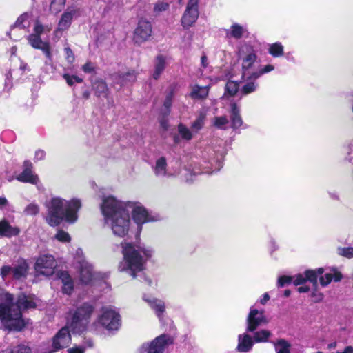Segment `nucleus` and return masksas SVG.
<instances>
[{"instance_id":"f257e3e1","label":"nucleus","mask_w":353,"mask_h":353,"mask_svg":"<svg viewBox=\"0 0 353 353\" xmlns=\"http://www.w3.org/2000/svg\"><path fill=\"white\" fill-rule=\"evenodd\" d=\"M132 207L131 203L123 202L112 196L103 199L101 209L105 223L114 236L124 237L128 234L131 223L128 209Z\"/></svg>"},{"instance_id":"f03ea898","label":"nucleus","mask_w":353,"mask_h":353,"mask_svg":"<svg viewBox=\"0 0 353 353\" xmlns=\"http://www.w3.org/2000/svg\"><path fill=\"white\" fill-rule=\"evenodd\" d=\"M93 311V307L88 303H83L75 310L70 311L65 326L62 327L53 338V347L55 350H59L68 347L71 341L69 329L77 333L85 331Z\"/></svg>"},{"instance_id":"7ed1b4c3","label":"nucleus","mask_w":353,"mask_h":353,"mask_svg":"<svg viewBox=\"0 0 353 353\" xmlns=\"http://www.w3.org/2000/svg\"><path fill=\"white\" fill-rule=\"evenodd\" d=\"M45 205L47 209L45 220L49 225L55 227L63 220L69 223H75L78 219L77 212L81 203L77 199L67 201L61 197H52Z\"/></svg>"},{"instance_id":"20e7f679","label":"nucleus","mask_w":353,"mask_h":353,"mask_svg":"<svg viewBox=\"0 0 353 353\" xmlns=\"http://www.w3.org/2000/svg\"><path fill=\"white\" fill-rule=\"evenodd\" d=\"M121 246L124 263L119 267L120 270L130 271L134 278L135 272L141 271L145 261L152 256V250L128 242L122 243Z\"/></svg>"},{"instance_id":"39448f33","label":"nucleus","mask_w":353,"mask_h":353,"mask_svg":"<svg viewBox=\"0 0 353 353\" xmlns=\"http://www.w3.org/2000/svg\"><path fill=\"white\" fill-rule=\"evenodd\" d=\"M13 301L11 294H0V320L6 328L20 331L26 326V323L22 319L21 312Z\"/></svg>"},{"instance_id":"423d86ee","label":"nucleus","mask_w":353,"mask_h":353,"mask_svg":"<svg viewBox=\"0 0 353 353\" xmlns=\"http://www.w3.org/2000/svg\"><path fill=\"white\" fill-rule=\"evenodd\" d=\"M239 57L242 61V79L245 81L256 80L259 65L257 56L250 46L244 44L239 49Z\"/></svg>"},{"instance_id":"0eeeda50","label":"nucleus","mask_w":353,"mask_h":353,"mask_svg":"<svg viewBox=\"0 0 353 353\" xmlns=\"http://www.w3.org/2000/svg\"><path fill=\"white\" fill-rule=\"evenodd\" d=\"M173 343V339L166 334L155 338L150 344H143L140 353H163L165 348Z\"/></svg>"},{"instance_id":"6e6552de","label":"nucleus","mask_w":353,"mask_h":353,"mask_svg":"<svg viewBox=\"0 0 353 353\" xmlns=\"http://www.w3.org/2000/svg\"><path fill=\"white\" fill-rule=\"evenodd\" d=\"M99 322L107 330H116L120 325V318L118 313L109 307L102 308V314L99 318Z\"/></svg>"},{"instance_id":"1a4fd4ad","label":"nucleus","mask_w":353,"mask_h":353,"mask_svg":"<svg viewBox=\"0 0 353 353\" xmlns=\"http://www.w3.org/2000/svg\"><path fill=\"white\" fill-rule=\"evenodd\" d=\"M57 263L52 255L43 254L38 257L35 263V270L37 273L49 276L53 274Z\"/></svg>"},{"instance_id":"9d476101","label":"nucleus","mask_w":353,"mask_h":353,"mask_svg":"<svg viewBox=\"0 0 353 353\" xmlns=\"http://www.w3.org/2000/svg\"><path fill=\"white\" fill-rule=\"evenodd\" d=\"M199 0H188L185 10L181 17V25L189 28L196 21L199 17Z\"/></svg>"},{"instance_id":"9b49d317","label":"nucleus","mask_w":353,"mask_h":353,"mask_svg":"<svg viewBox=\"0 0 353 353\" xmlns=\"http://www.w3.org/2000/svg\"><path fill=\"white\" fill-rule=\"evenodd\" d=\"M268 320L263 310L252 308L247 318V331L254 332L259 326L266 325Z\"/></svg>"},{"instance_id":"f8f14e48","label":"nucleus","mask_w":353,"mask_h":353,"mask_svg":"<svg viewBox=\"0 0 353 353\" xmlns=\"http://www.w3.org/2000/svg\"><path fill=\"white\" fill-rule=\"evenodd\" d=\"M152 34V26L145 20H140L134 30L133 40L135 43L141 45L149 39Z\"/></svg>"},{"instance_id":"ddd939ff","label":"nucleus","mask_w":353,"mask_h":353,"mask_svg":"<svg viewBox=\"0 0 353 353\" xmlns=\"http://www.w3.org/2000/svg\"><path fill=\"white\" fill-rule=\"evenodd\" d=\"M78 14L79 9L77 7L68 8L61 15L56 32L67 30L70 27L73 17L77 16Z\"/></svg>"},{"instance_id":"4468645a","label":"nucleus","mask_w":353,"mask_h":353,"mask_svg":"<svg viewBox=\"0 0 353 353\" xmlns=\"http://www.w3.org/2000/svg\"><path fill=\"white\" fill-rule=\"evenodd\" d=\"M79 279L83 283H89L93 278L92 265L85 260L79 262Z\"/></svg>"},{"instance_id":"2eb2a0df","label":"nucleus","mask_w":353,"mask_h":353,"mask_svg":"<svg viewBox=\"0 0 353 353\" xmlns=\"http://www.w3.org/2000/svg\"><path fill=\"white\" fill-rule=\"evenodd\" d=\"M29 43L37 49L41 50L48 59H51L50 48L48 43L43 42L39 35L32 34L28 37Z\"/></svg>"},{"instance_id":"dca6fc26","label":"nucleus","mask_w":353,"mask_h":353,"mask_svg":"<svg viewBox=\"0 0 353 353\" xmlns=\"http://www.w3.org/2000/svg\"><path fill=\"white\" fill-rule=\"evenodd\" d=\"M139 72L134 69H130L117 75L116 80L121 85H125L128 83H132L137 81Z\"/></svg>"},{"instance_id":"f3484780","label":"nucleus","mask_w":353,"mask_h":353,"mask_svg":"<svg viewBox=\"0 0 353 353\" xmlns=\"http://www.w3.org/2000/svg\"><path fill=\"white\" fill-rule=\"evenodd\" d=\"M16 304L21 312L22 309L28 310L35 308L37 306V300L33 296L21 294L19 296Z\"/></svg>"},{"instance_id":"a211bd4d","label":"nucleus","mask_w":353,"mask_h":353,"mask_svg":"<svg viewBox=\"0 0 353 353\" xmlns=\"http://www.w3.org/2000/svg\"><path fill=\"white\" fill-rule=\"evenodd\" d=\"M132 216L134 221L137 224H143L150 221L148 213L145 208L141 205H135L132 210Z\"/></svg>"},{"instance_id":"6ab92c4d","label":"nucleus","mask_w":353,"mask_h":353,"mask_svg":"<svg viewBox=\"0 0 353 353\" xmlns=\"http://www.w3.org/2000/svg\"><path fill=\"white\" fill-rule=\"evenodd\" d=\"M20 232V229L18 227H14L6 221L2 220L0 221V236L5 237H12L17 236Z\"/></svg>"},{"instance_id":"aec40b11","label":"nucleus","mask_w":353,"mask_h":353,"mask_svg":"<svg viewBox=\"0 0 353 353\" xmlns=\"http://www.w3.org/2000/svg\"><path fill=\"white\" fill-rule=\"evenodd\" d=\"M166 66V58L162 54L156 57L154 62V72L152 78L157 80L161 77Z\"/></svg>"},{"instance_id":"412c9836","label":"nucleus","mask_w":353,"mask_h":353,"mask_svg":"<svg viewBox=\"0 0 353 353\" xmlns=\"http://www.w3.org/2000/svg\"><path fill=\"white\" fill-rule=\"evenodd\" d=\"M26 168L17 177V179L19 181L24 183H30L32 184H37L39 181L38 176L35 174H33L31 170L28 166L31 165L30 163H25Z\"/></svg>"},{"instance_id":"4be33fe9","label":"nucleus","mask_w":353,"mask_h":353,"mask_svg":"<svg viewBox=\"0 0 353 353\" xmlns=\"http://www.w3.org/2000/svg\"><path fill=\"white\" fill-rule=\"evenodd\" d=\"M254 343V340L251 336L247 334L239 336V343L237 345V350L239 352H247L251 350Z\"/></svg>"},{"instance_id":"5701e85b","label":"nucleus","mask_w":353,"mask_h":353,"mask_svg":"<svg viewBox=\"0 0 353 353\" xmlns=\"http://www.w3.org/2000/svg\"><path fill=\"white\" fill-rule=\"evenodd\" d=\"M59 279L63 284V291L67 294H70L73 290V282L66 272H61L59 273Z\"/></svg>"},{"instance_id":"b1692460","label":"nucleus","mask_w":353,"mask_h":353,"mask_svg":"<svg viewBox=\"0 0 353 353\" xmlns=\"http://www.w3.org/2000/svg\"><path fill=\"white\" fill-rule=\"evenodd\" d=\"M28 265L25 261H19L18 265L12 269L13 277L20 279L26 276Z\"/></svg>"},{"instance_id":"393cba45","label":"nucleus","mask_w":353,"mask_h":353,"mask_svg":"<svg viewBox=\"0 0 353 353\" xmlns=\"http://www.w3.org/2000/svg\"><path fill=\"white\" fill-rule=\"evenodd\" d=\"M230 118L232 121V127L233 128H238L241 126L243 121L240 116L239 109L238 108L236 103H232L231 105Z\"/></svg>"},{"instance_id":"a878e982","label":"nucleus","mask_w":353,"mask_h":353,"mask_svg":"<svg viewBox=\"0 0 353 353\" xmlns=\"http://www.w3.org/2000/svg\"><path fill=\"white\" fill-rule=\"evenodd\" d=\"M333 274L327 273L320 278V283L322 286L327 285L329 283H331L332 280H334L336 282H338L341 280L342 274H341V272L335 269L333 270Z\"/></svg>"},{"instance_id":"bb28decb","label":"nucleus","mask_w":353,"mask_h":353,"mask_svg":"<svg viewBox=\"0 0 353 353\" xmlns=\"http://www.w3.org/2000/svg\"><path fill=\"white\" fill-rule=\"evenodd\" d=\"M92 88L95 94L99 97L101 95L107 96L108 92V88L105 81L103 80H96L92 84Z\"/></svg>"},{"instance_id":"cd10ccee","label":"nucleus","mask_w":353,"mask_h":353,"mask_svg":"<svg viewBox=\"0 0 353 353\" xmlns=\"http://www.w3.org/2000/svg\"><path fill=\"white\" fill-rule=\"evenodd\" d=\"M174 90L173 89H170V90L167 92L165 101L163 102V108L161 110V114H164L168 116L170 112V107L172 103V100L174 98Z\"/></svg>"},{"instance_id":"c85d7f7f","label":"nucleus","mask_w":353,"mask_h":353,"mask_svg":"<svg viewBox=\"0 0 353 353\" xmlns=\"http://www.w3.org/2000/svg\"><path fill=\"white\" fill-rule=\"evenodd\" d=\"M323 272H324L323 268H320L317 269L316 270H306L304 272V275L305 276L306 281H310L313 284L314 287L316 288L318 285L317 276L319 274H322L323 273Z\"/></svg>"},{"instance_id":"c756f323","label":"nucleus","mask_w":353,"mask_h":353,"mask_svg":"<svg viewBox=\"0 0 353 353\" xmlns=\"http://www.w3.org/2000/svg\"><path fill=\"white\" fill-rule=\"evenodd\" d=\"M167 163L165 157L159 158L154 167V173L157 176H165L167 175Z\"/></svg>"},{"instance_id":"7c9ffc66","label":"nucleus","mask_w":353,"mask_h":353,"mask_svg":"<svg viewBox=\"0 0 353 353\" xmlns=\"http://www.w3.org/2000/svg\"><path fill=\"white\" fill-rule=\"evenodd\" d=\"M208 94V87H200L199 85H194L192 88L191 92V97L194 99H203L205 98Z\"/></svg>"},{"instance_id":"2f4dec72","label":"nucleus","mask_w":353,"mask_h":353,"mask_svg":"<svg viewBox=\"0 0 353 353\" xmlns=\"http://www.w3.org/2000/svg\"><path fill=\"white\" fill-rule=\"evenodd\" d=\"M145 301L149 303L150 307L156 311L158 316H160V315L164 312L165 304L162 301L156 299H145Z\"/></svg>"},{"instance_id":"473e14b6","label":"nucleus","mask_w":353,"mask_h":353,"mask_svg":"<svg viewBox=\"0 0 353 353\" xmlns=\"http://www.w3.org/2000/svg\"><path fill=\"white\" fill-rule=\"evenodd\" d=\"M271 335L272 334L270 331L267 330H261L254 332L253 340L256 343L266 342Z\"/></svg>"},{"instance_id":"72a5a7b5","label":"nucleus","mask_w":353,"mask_h":353,"mask_svg":"<svg viewBox=\"0 0 353 353\" xmlns=\"http://www.w3.org/2000/svg\"><path fill=\"white\" fill-rule=\"evenodd\" d=\"M205 119V114L201 112L196 119L191 125L192 132L197 133L203 128Z\"/></svg>"},{"instance_id":"f704fd0d","label":"nucleus","mask_w":353,"mask_h":353,"mask_svg":"<svg viewBox=\"0 0 353 353\" xmlns=\"http://www.w3.org/2000/svg\"><path fill=\"white\" fill-rule=\"evenodd\" d=\"M276 353H290V348L291 345L285 339H279L274 343Z\"/></svg>"},{"instance_id":"c9c22d12","label":"nucleus","mask_w":353,"mask_h":353,"mask_svg":"<svg viewBox=\"0 0 353 353\" xmlns=\"http://www.w3.org/2000/svg\"><path fill=\"white\" fill-rule=\"evenodd\" d=\"M228 123L229 121L226 116L215 117L212 119L213 126L221 130L226 129V125Z\"/></svg>"},{"instance_id":"e433bc0d","label":"nucleus","mask_w":353,"mask_h":353,"mask_svg":"<svg viewBox=\"0 0 353 353\" xmlns=\"http://www.w3.org/2000/svg\"><path fill=\"white\" fill-rule=\"evenodd\" d=\"M178 130L183 139L189 141L192 138V132L183 124L178 125Z\"/></svg>"},{"instance_id":"4c0bfd02","label":"nucleus","mask_w":353,"mask_h":353,"mask_svg":"<svg viewBox=\"0 0 353 353\" xmlns=\"http://www.w3.org/2000/svg\"><path fill=\"white\" fill-rule=\"evenodd\" d=\"M40 208L34 203H30L24 209V213L28 216H35L39 214Z\"/></svg>"},{"instance_id":"58836bf2","label":"nucleus","mask_w":353,"mask_h":353,"mask_svg":"<svg viewBox=\"0 0 353 353\" xmlns=\"http://www.w3.org/2000/svg\"><path fill=\"white\" fill-rule=\"evenodd\" d=\"M239 83L234 81H229L225 85L226 92L231 96H234L239 90Z\"/></svg>"},{"instance_id":"ea45409f","label":"nucleus","mask_w":353,"mask_h":353,"mask_svg":"<svg viewBox=\"0 0 353 353\" xmlns=\"http://www.w3.org/2000/svg\"><path fill=\"white\" fill-rule=\"evenodd\" d=\"M269 52L274 57L281 56L283 53V48L281 43H275L270 46Z\"/></svg>"},{"instance_id":"a19ab883","label":"nucleus","mask_w":353,"mask_h":353,"mask_svg":"<svg viewBox=\"0 0 353 353\" xmlns=\"http://www.w3.org/2000/svg\"><path fill=\"white\" fill-rule=\"evenodd\" d=\"M54 238L59 241L63 243L70 242L71 239L70 234L62 230H59L57 231V234L54 236Z\"/></svg>"},{"instance_id":"79ce46f5","label":"nucleus","mask_w":353,"mask_h":353,"mask_svg":"<svg viewBox=\"0 0 353 353\" xmlns=\"http://www.w3.org/2000/svg\"><path fill=\"white\" fill-rule=\"evenodd\" d=\"M250 82H248L246 84H245L242 88L241 92L244 94H248L250 93L253 92L256 90L257 85L254 81V80H250Z\"/></svg>"},{"instance_id":"37998d69","label":"nucleus","mask_w":353,"mask_h":353,"mask_svg":"<svg viewBox=\"0 0 353 353\" xmlns=\"http://www.w3.org/2000/svg\"><path fill=\"white\" fill-rule=\"evenodd\" d=\"M65 0H52L50 5V10L54 13H57L63 7Z\"/></svg>"},{"instance_id":"c03bdc74","label":"nucleus","mask_w":353,"mask_h":353,"mask_svg":"<svg viewBox=\"0 0 353 353\" xmlns=\"http://www.w3.org/2000/svg\"><path fill=\"white\" fill-rule=\"evenodd\" d=\"M338 254L342 256L351 259L353 258V248H339L337 249Z\"/></svg>"},{"instance_id":"a18cd8bd","label":"nucleus","mask_w":353,"mask_h":353,"mask_svg":"<svg viewBox=\"0 0 353 353\" xmlns=\"http://www.w3.org/2000/svg\"><path fill=\"white\" fill-rule=\"evenodd\" d=\"M51 30L50 27L46 26L44 27L39 20H36L34 27V34L39 35L42 34L45 30L50 31Z\"/></svg>"},{"instance_id":"49530a36","label":"nucleus","mask_w":353,"mask_h":353,"mask_svg":"<svg viewBox=\"0 0 353 353\" xmlns=\"http://www.w3.org/2000/svg\"><path fill=\"white\" fill-rule=\"evenodd\" d=\"M243 28L238 24H234L232 26L231 36L236 38L240 39L243 34Z\"/></svg>"},{"instance_id":"de8ad7c7","label":"nucleus","mask_w":353,"mask_h":353,"mask_svg":"<svg viewBox=\"0 0 353 353\" xmlns=\"http://www.w3.org/2000/svg\"><path fill=\"white\" fill-rule=\"evenodd\" d=\"M169 8V4L166 2L159 1L154 7V12L156 14H159L161 12H164Z\"/></svg>"},{"instance_id":"09e8293b","label":"nucleus","mask_w":353,"mask_h":353,"mask_svg":"<svg viewBox=\"0 0 353 353\" xmlns=\"http://www.w3.org/2000/svg\"><path fill=\"white\" fill-rule=\"evenodd\" d=\"M63 77L69 85H72L74 81L77 83H81L83 81L81 78H79L77 76H70L68 74H64Z\"/></svg>"},{"instance_id":"8fccbe9b","label":"nucleus","mask_w":353,"mask_h":353,"mask_svg":"<svg viewBox=\"0 0 353 353\" xmlns=\"http://www.w3.org/2000/svg\"><path fill=\"white\" fill-rule=\"evenodd\" d=\"M64 51L65 53V58L67 61L69 63H72L74 61L75 57L72 52V50L69 47H65L64 48Z\"/></svg>"},{"instance_id":"3c124183","label":"nucleus","mask_w":353,"mask_h":353,"mask_svg":"<svg viewBox=\"0 0 353 353\" xmlns=\"http://www.w3.org/2000/svg\"><path fill=\"white\" fill-rule=\"evenodd\" d=\"M14 353H31V350L29 347L24 345H20L12 349Z\"/></svg>"},{"instance_id":"603ef678","label":"nucleus","mask_w":353,"mask_h":353,"mask_svg":"<svg viewBox=\"0 0 353 353\" xmlns=\"http://www.w3.org/2000/svg\"><path fill=\"white\" fill-rule=\"evenodd\" d=\"M292 281V277L288 276H282L278 279V286L283 287L285 284L290 283Z\"/></svg>"},{"instance_id":"864d4df0","label":"nucleus","mask_w":353,"mask_h":353,"mask_svg":"<svg viewBox=\"0 0 353 353\" xmlns=\"http://www.w3.org/2000/svg\"><path fill=\"white\" fill-rule=\"evenodd\" d=\"M274 70V67L272 65H267L263 68H261L259 65L258 72H257V79L264 73L269 72Z\"/></svg>"},{"instance_id":"5fc2aeb1","label":"nucleus","mask_w":353,"mask_h":353,"mask_svg":"<svg viewBox=\"0 0 353 353\" xmlns=\"http://www.w3.org/2000/svg\"><path fill=\"white\" fill-rule=\"evenodd\" d=\"M294 284L295 285H301L306 281L305 276H303V274H301L294 276Z\"/></svg>"},{"instance_id":"6e6d98bb","label":"nucleus","mask_w":353,"mask_h":353,"mask_svg":"<svg viewBox=\"0 0 353 353\" xmlns=\"http://www.w3.org/2000/svg\"><path fill=\"white\" fill-rule=\"evenodd\" d=\"M94 65L92 62H87L82 66V70L86 73L92 72L94 70Z\"/></svg>"},{"instance_id":"4d7b16f0","label":"nucleus","mask_w":353,"mask_h":353,"mask_svg":"<svg viewBox=\"0 0 353 353\" xmlns=\"http://www.w3.org/2000/svg\"><path fill=\"white\" fill-rule=\"evenodd\" d=\"M312 296L314 298V302L319 303L323 301L324 295L323 293L319 292L316 290H314L312 293Z\"/></svg>"},{"instance_id":"13d9d810","label":"nucleus","mask_w":353,"mask_h":353,"mask_svg":"<svg viewBox=\"0 0 353 353\" xmlns=\"http://www.w3.org/2000/svg\"><path fill=\"white\" fill-rule=\"evenodd\" d=\"M12 270V268L10 266L3 265L1 268V272H0L1 276L3 278H5L6 276H8L11 272Z\"/></svg>"},{"instance_id":"bf43d9fd","label":"nucleus","mask_w":353,"mask_h":353,"mask_svg":"<svg viewBox=\"0 0 353 353\" xmlns=\"http://www.w3.org/2000/svg\"><path fill=\"white\" fill-rule=\"evenodd\" d=\"M28 14L27 13L23 14L18 18V19L15 22V26L17 27H20V26L24 27V26L23 25V23L24 21L28 19Z\"/></svg>"},{"instance_id":"052dcab7","label":"nucleus","mask_w":353,"mask_h":353,"mask_svg":"<svg viewBox=\"0 0 353 353\" xmlns=\"http://www.w3.org/2000/svg\"><path fill=\"white\" fill-rule=\"evenodd\" d=\"M167 117L168 116H166V115L161 114V118L160 119L161 126L164 130H167L169 127L168 122L166 119Z\"/></svg>"},{"instance_id":"680f3d73","label":"nucleus","mask_w":353,"mask_h":353,"mask_svg":"<svg viewBox=\"0 0 353 353\" xmlns=\"http://www.w3.org/2000/svg\"><path fill=\"white\" fill-rule=\"evenodd\" d=\"M45 154H45V152L43 150H38L35 152V158L37 160H41V159H43L44 158Z\"/></svg>"},{"instance_id":"e2e57ef3","label":"nucleus","mask_w":353,"mask_h":353,"mask_svg":"<svg viewBox=\"0 0 353 353\" xmlns=\"http://www.w3.org/2000/svg\"><path fill=\"white\" fill-rule=\"evenodd\" d=\"M336 353H353V347L352 346H347L345 347L343 351L337 352Z\"/></svg>"},{"instance_id":"0e129e2a","label":"nucleus","mask_w":353,"mask_h":353,"mask_svg":"<svg viewBox=\"0 0 353 353\" xmlns=\"http://www.w3.org/2000/svg\"><path fill=\"white\" fill-rule=\"evenodd\" d=\"M68 352V353H83V350L80 348H71Z\"/></svg>"},{"instance_id":"69168bd1","label":"nucleus","mask_w":353,"mask_h":353,"mask_svg":"<svg viewBox=\"0 0 353 353\" xmlns=\"http://www.w3.org/2000/svg\"><path fill=\"white\" fill-rule=\"evenodd\" d=\"M201 64L203 68H206L208 65V58L205 55L201 57Z\"/></svg>"},{"instance_id":"338daca9","label":"nucleus","mask_w":353,"mask_h":353,"mask_svg":"<svg viewBox=\"0 0 353 353\" xmlns=\"http://www.w3.org/2000/svg\"><path fill=\"white\" fill-rule=\"evenodd\" d=\"M310 290V288L307 286H301L298 288V291L300 293L307 292Z\"/></svg>"},{"instance_id":"774afa93","label":"nucleus","mask_w":353,"mask_h":353,"mask_svg":"<svg viewBox=\"0 0 353 353\" xmlns=\"http://www.w3.org/2000/svg\"><path fill=\"white\" fill-rule=\"evenodd\" d=\"M8 201L6 198L0 197V208H2L5 205H6Z\"/></svg>"}]
</instances>
